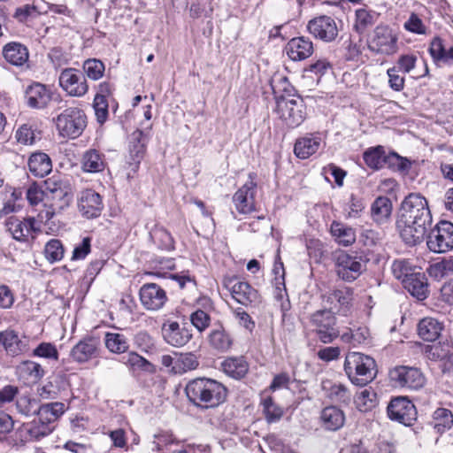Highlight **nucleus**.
<instances>
[{
	"label": "nucleus",
	"mask_w": 453,
	"mask_h": 453,
	"mask_svg": "<svg viewBox=\"0 0 453 453\" xmlns=\"http://www.w3.org/2000/svg\"><path fill=\"white\" fill-rule=\"evenodd\" d=\"M27 165L30 173L40 178L49 174L52 169L51 159L43 152L33 153L29 157Z\"/></svg>",
	"instance_id": "33"
},
{
	"label": "nucleus",
	"mask_w": 453,
	"mask_h": 453,
	"mask_svg": "<svg viewBox=\"0 0 453 453\" xmlns=\"http://www.w3.org/2000/svg\"><path fill=\"white\" fill-rule=\"evenodd\" d=\"M321 426L328 431H337L345 423L344 412L336 406L325 407L320 412Z\"/></svg>",
	"instance_id": "27"
},
{
	"label": "nucleus",
	"mask_w": 453,
	"mask_h": 453,
	"mask_svg": "<svg viewBox=\"0 0 453 453\" xmlns=\"http://www.w3.org/2000/svg\"><path fill=\"white\" fill-rule=\"evenodd\" d=\"M46 198L49 201H51L50 207L64 210L69 206L72 201V188L70 185L63 186L61 189L59 188L58 190L46 196Z\"/></svg>",
	"instance_id": "42"
},
{
	"label": "nucleus",
	"mask_w": 453,
	"mask_h": 453,
	"mask_svg": "<svg viewBox=\"0 0 453 453\" xmlns=\"http://www.w3.org/2000/svg\"><path fill=\"white\" fill-rule=\"evenodd\" d=\"M78 209L81 215L87 219L98 217L103 209L100 195L92 189L81 191L78 198Z\"/></svg>",
	"instance_id": "20"
},
{
	"label": "nucleus",
	"mask_w": 453,
	"mask_h": 453,
	"mask_svg": "<svg viewBox=\"0 0 453 453\" xmlns=\"http://www.w3.org/2000/svg\"><path fill=\"white\" fill-rule=\"evenodd\" d=\"M81 165L88 173H98L104 168V159L96 150H87L82 156Z\"/></svg>",
	"instance_id": "41"
},
{
	"label": "nucleus",
	"mask_w": 453,
	"mask_h": 453,
	"mask_svg": "<svg viewBox=\"0 0 453 453\" xmlns=\"http://www.w3.org/2000/svg\"><path fill=\"white\" fill-rule=\"evenodd\" d=\"M427 273L435 280H441L453 273V257L443 258L442 260L429 265Z\"/></svg>",
	"instance_id": "43"
},
{
	"label": "nucleus",
	"mask_w": 453,
	"mask_h": 453,
	"mask_svg": "<svg viewBox=\"0 0 453 453\" xmlns=\"http://www.w3.org/2000/svg\"><path fill=\"white\" fill-rule=\"evenodd\" d=\"M90 242L91 239L89 237L83 238L81 242L74 247L72 255V260L84 259L87 257V255L90 252Z\"/></svg>",
	"instance_id": "61"
},
{
	"label": "nucleus",
	"mask_w": 453,
	"mask_h": 453,
	"mask_svg": "<svg viewBox=\"0 0 453 453\" xmlns=\"http://www.w3.org/2000/svg\"><path fill=\"white\" fill-rule=\"evenodd\" d=\"M3 56L9 64L15 66H21L27 62L29 53L24 44L12 42L4 46Z\"/></svg>",
	"instance_id": "30"
},
{
	"label": "nucleus",
	"mask_w": 453,
	"mask_h": 453,
	"mask_svg": "<svg viewBox=\"0 0 453 453\" xmlns=\"http://www.w3.org/2000/svg\"><path fill=\"white\" fill-rule=\"evenodd\" d=\"M426 245L430 251L445 253L453 249V224L441 220L426 234Z\"/></svg>",
	"instance_id": "8"
},
{
	"label": "nucleus",
	"mask_w": 453,
	"mask_h": 453,
	"mask_svg": "<svg viewBox=\"0 0 453 453\" xmlns=\"http://www.w3.org/2000/svg\"><path fill=\"white\" fill-rule=\"evenodd\" d=\"M53 426H48V425L41 423L38 419L37 421H33L28 433L32 438L39 441L42 438L49 435L53 431Z\"/></svg>",
	"instance_id": "58"
},
{
	"label": "nucleus",
	"mask_w": 453,
	"mask_h": 453,
	"mask_svg": "<svg viewBox=\"0 0 453 453\" xmlns=\"http://www.w3.org/2000/svg\"><path fill=\"white\" fill-rule=\"evenodd\" d=\"M396 67L388 70L389 87L395 91H401L404 87V78L398 73Z\"/></svg>",
	"instance_id": "64"
},
{
	"label": "nucleus",
	"mask_w": 453,
	"mask_h": 453,
	"mask_svg": "<svg viewBox=\"0 0 453 453\" xmlns=\"http://www.w3.org/2000/svg\"><path fill=\"white\" fill-rule=\"evenodd\" d=\"M256 192L257 183L251 179L234 193L233 202L240 213L249 214L257 210L255 203Z\"/></svg>",
	"instance_id": "19"
},
{
	"label": "nucleus",
	"mask_w": 453,
	"mask_h": 453,
	"mask_svg": "<svg viewBox=\"0 0 453 453\" xmlns=\"http://www.w3.org/2000/svg\"><path fill=\"white\" fill-rule=\"evenodd\" d=\"M392 273L394 276L397 280H401L403 283L404 279H407L409 275L413 273L410 263L404 259L395 260L393 262Z\"/></svg>",
	"instance_id": "55"
},
{
	"label": "nucleus",
	"mask_w": 453,
	"mask_h": 453,
	"mask_svg": "<svg viewBox=\"0 0 453 453\" xmlns=\"http://www.w3.org/2000/svg\"><path fill=\"white\" fill-rule=\"evenodd\" d=\"M392 212L391 200L387 196L377 197L371 207V216L377 224L386 222Z\"/></svg>",
	"instance_id": "36"
},
{
	"label": "nucleus",
	"mask_w": 453,
	"mask_h": 453,
	"mask_svg": "<svg viewBox=\"0 0 453 453\" xmlns=\"http://www.w3.org/2000/svg\"><path fill=\"white\" fill-rule=\"evenodd\" d=\"M40 132L29 124H24L16 131V139L24 145H32L36 139H41Z\"/></svg>",
	"instance_id": "52"
},
{
	"label": "nucleus",
	"mask_w": 453,
	"mask_h": 453,
	"mask_svg": "<svg viewBox=\"0 0 453 453\" xmlns=\"http://www.w3.org/2000/svg\"><path fill=\"white\" fill-rule=\"evenodd\" d=\"M352 294L349 288L333 289L323 296V301L329 305L327 310H334L335 313L345 312L350 305Z\"/></svg>",
	"instance_id": "23"
},
{
	"label": "nucleus",
	"mask_w": 453,
	"mask_h": 453,
	"mask_svg": "<svg viewBox=\"0 0 453 453\" xmlns=\"http://www.w3.org/2000/svg\"><path fill=\"white\" fill-rule=\"evenodd\" d=\"M133 335L132 331L129 329L125 330L124 333H115V354L127 352V354L122 356L119 361L132 368H143L149 365V362L134 351H129Z\"/></svg>",
	"instance_id": "12"
},
{
	"label": "nucleus",
	"mask_w": 453,
	"mask_h": 453,
	"mask_svg": "<svg viewBox=\"0 0 453 453\" xmlns=\"http://www.w3.org/2000/svg\"><path fill=\"white\" fill-rule=\"evenodd\" d=\"M69 185L66 181H64L59 176H52L44 180L43 185V192L44 196H48L59 188L61 189L63 186Z\"/></svg>",
	"instance_id": "62"
},
{
	"label": "nucleus",
	"mask_w": 453,
	"mask_h": 453,
	"mask_svg": "<svg viewBox=\"0 0 453 453\" xmlns=\"http://www.w3.org/2000/svg\"><path fill=\"white\" fill-rule=\"evenodd\" d=\"M330 230L335 241L343 246L351 245L356 241L355 230L342 222L334 221Z\"/></svg>",
	"instance_id": "38"
},
{
	"label": "nucleus",
	"mask_w": 453,
	"mask_h": 453,
	"mask_svg": "<svg viewBox=\"0 0 453 453\" xmlns=\"http://www.w3.org/2000/svg\"><path fill=\"white\" fill-rule=\"evenodd\" d=\"M56 126L60 135L75 139L83 133L87 126V117L80 108L70 107L57 117Z\"/></svg>",
	"instance_id": "6"
},
{
	"label": "nucleus",
	"mask_w": 453,
	"mask_h": 453,
	"mask_svg": "<svg viewBox=\"0 0 453 453\" xmlns=\"http://www.w3.org/2000/svg\"><path fill=\"white\" fill-rule=\"evenodd\" d=\"M387 412L391 420L406 426H412L418 414L414 403L405 396L392 399L388 405Z\"/></svg>",
	"instance_id": "11"
},
{
	"label": "nucleus",
	"mask_w": 453,
	"mask_h": 453,
	"mask_svg": "<svg viewBox=\"0 0 453 453\" xmlns=\"http://www.w3.org/2000/svg\"><path fill=\"white\" fill-rule=\"evenodd\" d=\"M432 224L428 202L419 193H411L401 203L396 227L403 241L410 246L422 242Z\"/></svg>",
	"instance_id": "1"
},
{
	"label": "nucleus",
	"mask_w": 453,
	"mask_h": 453,
	"mask_svg": "<svg viewBox=\"0 0 453 453\" xmlns=\"http://www.w3.org/2000/svg\"><path fill=\"white\" fill-rule=\"evenodd\" d=\"M263 413L268 423H275L283 416V410L276 404L272 396H265L261 401Z\"/></svg>",
	"instance_id": "45"
},
{
	"label": "nucleus",
	"mask_w": 453,
	"mask_h": 453,
	"mask_svg": "<svg viewBox=\"0 0 453 453\" xmlns=\"http://www.w3.org/2000/svg\"><path fill=\"white\" fill-rule=\"evenodd\" d=\"M378 18V14L366 9L356 11L355 28L359 34H363L369 27H372Z\"/></svg>",
	"instance_id": "47"
},
{
	"label": "nucleus",
	"mask_w": 453,
	"mask_h": 453,
	"mask_svg": "<svg viewBox=\"0 0 453 453\" xmlns=\"http://www.w3.org/2000/svg\"><path fill=\"white\" fill-rule=\"evenodd\" d=\"M355 403L360 411L366 412L377 404V394L372 388H365L357 396Z\"/></svg>",
	"instance_id": "50"
},
{
	"label": "nucleus",
	"mask_w": 453,
	"mask_h": 453,
	"mask_svg": "<svg viewBox=\"0 0 453 453\" xmlns=\"http://www.w3.org/2000/svg\"><path fill=\"white\" fill-rule=\"evenodd\" d=\"M221 368L229 377L240 380L247 374L249 365L243 357H227L221 363Z\"/></svg>",
	"instance_id": "35"
},
{
	"label": "nucleus",
	"mask_w": 453,
	"mask_h": 453,
	"mask_svg": "<svg viewBox=\"0 0 453 453\" xmlns=\"http://www.w3.org/2000/svg\"><path fill=\"white\" fill-rule=\"evenodd\" d=\"M51 92L47 87L41 83H35L26 90L27 104L35 109H43L51 100Z\"/></svg>",
	"instance_id": "25"
},
{
	"label": "nucleus",
	"mask_w": 453,
	"mask_h": 453,
	"mask_svg": "<svg viewBox=\"0 0 453 453\" xmlns=\"http://www.w3.org/2000/svg\"><path fill=\"white\" fill-rule=\"evenodd\" d=\"M93 107L96 120L100 124H104L108 118V101L104 95L96 94L94 98Z\"/></svg>",
	"instance_id": "54"
},
{
	"label": "nucleus",
	"mask_w": 453,
	"mask_h": 453,
	"mask_svg": "<svg viewBox=\"0 0 453 453\" xmlns=\"http://www.w3.org/2000/svg\"><path fill=\"white\" fill-rule=\"evenodd\" d=\"M0 342L4 347L6 352L13 357L23 353L27 349V338H19L18 334L13 330L1 332Z\"/></svg>",
	"instance_id": "29"
},
{
	"label": "nucleus",
	"mask_w": 453,
	"mask_h": 453,
	"mask_svg": "<svg viewBox=\"0 0 453 453\" xmlns=\"http://www.w3.org/2000/svg\"><path fill=\"white\" fill-rule=\"evenodd\" d=\"M288 57L293 61H302L311 57L314 51L312 42L304 36L295 37L285 46Z\"/></svg>",
	"instance_id": "24"
},
{
	"label": "nucleus",
	"mask_w": 453,
	"mask_h": 453,
	"mask_svg": "<svg viewBox=\"0 0 453 453\" xmlns=\"http://www.w3.org/2000/svg\"><path fill=\"white\" fill-rule=\"evenodd\" d=\"M224 286L230 291L232 297L244 306L256 305L260 301L257 290L246 281L227 278L224 280Z\"/></svg>",
	"instance_id": "14"
},
{
	"label": "nucleus",
	"mask_w": 453,
	"mask_h": 453,
	"mask_svg": "<svg viewBox=\"0 0 453 453\" xmlns=\"http://www.w3.org/2000/svg\"><path fill=\"white\" fill-rule=\"evenodd\" d=\"M70 382L67 376L58 373L51 376L48 382L41 388L40 395L45 399L63 398L68 395Z\"/></svg>",
	"instance_id": "21"
},
{
	"label": "nucleus",
	"mask_w": 453,
	"mask_h": 453,
	"mask_svg": "<svg viewBox=\"0 0 453 453\" xmlns=\"http://www.w3.org/2000/svg\"><path fill=\"white\" fill-rule=\"evenodd\" d=\"M6 227L12 237L19 242H26L28 237L27 228L24 220H19L15 217H10L6 220Z\"/></svg>",
	"instance_id": "48"
},
{
	"label": "nucleus",
	"mask_w": 453,
	"mask_h": 453,
	"mask_svg": "<svg viewBox=\"0 0 453 453\" xmlns=\"http://www.w3.org/2000/svg\"><path fill=\"white\" fill-rule=\"evenodd\" d=\"M321 144L322 139L319 135L310 134L296 141L294 153L298 158L306 159L315 154Z\"/></svg>",
	"instance_id": "26"
},
{
	"label": "nucleus",
	"mask_w": 453,
	"mask_h": 453,
	"mask_svg": "<svg viewBox=\"0 0 453 453\" xmlns=\"http://www.w3.org/2000/svg\"><path fill=\"white\" fill-rule=\"evenodd\" d=\"M131 304L127 305L125 309L119 308L118 321L119 325L126 326L134 321V309L136 304L134 302H130Z\"/></svg>",
	"instance_id": "63"
},
{
	"label": "nucleus",
	"mask_w": 453,
	"mask_h": 453,
	"mask_svg": "<svg viewBox=\"0 0 453 453\" xmlns=\"http://www.w3.org/2000/svg\"><path fill=\"white\" fill-rule=\"evenodd\" d=\"M140 300L145 309L157 311L167 301V296L164 288L156 283H145L139 291Z\"/></svg>",
	"instance_id": "18"
},
{
	"label": "nucleus",
	"mask_w": 453,
	"mask_h": 453,
	"mask_svg": "<svg viewBox=\"0 0 453 453\" xmlns=\"http://www.w3.org/2000/svg\"><path fill=\"white\" fill-rule=\"evenodd\" d=\"M442 329V323L430 317L422 319L418 324V334L421 339L426 342L437 340Z\"/></svg>",
	"instance_id": "32"
},
{
	"label": "nucleus",
	"mask_w": 453,
	"mask_h": 453,
	"mask_svg": "<svg viewBox=\"0 0 453 453\" xmlns=\"http://www.w3.org/2000/svg\"><path fill=\"white\" fill-rule=\"evenodd\" d=\"M389 378L395 387L411 390H418L426 384L422 372L413 366H395L389 371Z\"/></svg>",
	"instance_id": "10"
},
{
	"label": "nucleus",
	"mask_w": 453,
	"mask_h": 453,
	"mask_svg": "<svg viewBox=\"0 0 453 453\" xmlns=\"http://www.w3.org/2000/svg\"><path fill=\"white\" fill-rule=\"evenodd\" d=\"M275 112L287 127L295 128L305 119V105L300 96L287 98L280 96L276 101Z\"/></svg>",
	"instance_id": "7"
},
{
	"label": "nucleus",
	"mask_w": 453,
	"mask_h": 453,
	"mask_svg": "<svg viewBox=\"0 0 453 453\" xmlns=\"http://www.w3.org/2000/svg\"><path fill=\"white\" fill-rule=\"evenodd\" d=\"M161 333L164 341L175 348L185 346L191 339L192 334L189 328L185 325H180L177 321L166 319L161 327Z\"/></svg>",
	"instance_id": "16"
},
{
	"label": "nucleus",
	"mask_w": 453,
	"mask_h": 453,
	"mask_svg": "<svg viewBox=\"0 0 453 453\" xmlns=\"http://www.w3.org/2000/svg\"><path fill=\"white\" fill-rule=\"evenodd\" d=\"M343 369L354 385L365 387L372 382L377 374L375 360L361 352H349L344 360Z\"/></svg>",
	"instance_id": "3"
},
{
	"label": "nucleus",
	"mask_w": 453,
	"mask_h": 453,
	"mask_svg": "<svg viewBox=\"0 0 453 453\" xmlns=\"http://www.w3.org/2000/svg\"><path fill=\"white\" fill-rule=\"evenodd\" d=\"M98 346L99 340L97 338L84 337L72 348L70 356L77 363L88 362L97 356Z\"/></svg>",
	"instance_id": "22"
},
{
	"label": "nucleus",
	"mask_w": 453,
	"mask_h": 453,
	"mask_svg": "<svg viewBox=\"0 0 453 453\" xmlns=\"http://www.w3.org/2000/svg\"><path fill=\"white\" fill-rule=\"evenodd\" d=\"M335 267L337 275L345 281L357 279L363 271V264L357 257L342 251L336 255Z\"/></svg>",
	"instance_id": "17"
},
{
	"label": "nucleus",
	"mask_w": 453,
	"mask_h": 453,
	"mask_svg": "<svg viewBox=\"0 0 453 453\" xmlns=\"http://www.w3.org/2000/svg\"><path fill=\"white\" fill-rule=\"evenodd\" d=\"M150 267L151 270L144 272L145 275L167 279L172 274L168 271L173 270L175 264L172 258L159 257L150 262Z\"/></svg>",
	"instance_id": "39"
},
{
	"label": "nucleus",
	"mask_w": 453,
	"mask_h": 453,
	"mask_svg": "<svg viewBox=\"0 0 453 453\" xmlns=\"http://www.w3.org/2000/svg\"><path fill=\"white\" fill-rule=\"evenodd\" d=\"M17 371L20 375L33 379L34 380H41L45 374L42 365L31 360H26L20 363L17 367Z\"/></svg>",
	"instance_id": "46"
},
{
	"label": "nucleus",
	"mask_w": 453,
	"mask_h": 453,
	"mask_svg": "<svg viewBox=\"0 0 453 453\" xmlns=\"http://www.w3.org/2000/svg\"><path fill=\"white\" fill-rule=\"evenodd\" d=\"M153 238L158 240V246L162 250H171L174 248V242L172 235L165 229L157 230Z\"/></svg>",
	"instance_id": "60"
},
{
	"label": "nucleus",
	"mask_w": 453,
	"mask_h": 453,
	"mask_svg": "<svg viewBox=\"0 0 453 453\" xmlns=\"http://www.w3.org/2000/svg\"><path fill=\"white\" fill-rule=\"evenodd\" d=\"M141 127L142 129L136 128L128 138V155L126 156L123 166L127 180L133 179L140 168L152 129V124L144 127L143 123H141Z\"/></svg>",
	"instance_id": "4"
},
{
	"label": "nucleus",
	"mask_w": 453,
	"mask_h": 453,
	"mask_svg": "<svg viewBox=\"0 0 453 453\" xmlns=\"http://www.w3.org/2000/svg\"><path fill=\"white\" fill-rule=\"evenodd\" d=\"M58 82L63 90L72 96H83L88 90L83 72L76 68L69 67L62 70Z\"/></svg>",
	"instance_id": "13"
},
{
	"label": "nucleus",
	"mask_w": 453,
	"mask_h": 453,
	"mask_svg": "<svg viewBox=\"0 0 453 453\" xmlns=\"http://www.w3.org/2000/svg\"><path fill=\"white\" fill-rule=\"evenodd\" d=\"M307 29L315 38L325 42H331L338 35L339 29L335 20L326 15H321L308 22Z\"/></svg>",
	"instance_id": "15"
},
{
	"label": "nucleus",
	"mask_w": 453,
	"mask_h": 453,
	"mask_svg": "<svg viewBox=\"0 0 453 453\" xmlns=\"http://www.w3.org/2000/svg\"><path fill=\"white\" fill-rule=\"evenodd\" d=\"M428 51L435 64L441 62L448 63L450 60L453 61V47L447 50L442 39L439 36L433 38Z\"/></svg>",
	"instance_id": "37"
},
{
	"label": "nucleus",
	"mask_w": 453,
	"mask_h": 453,
	"mask_svg": "<svg viewBox=\"0 0 453 453\" xmlns=\"http://www.w3.org/2000/svg\"><path fill=\"white\" fill-rule=\"evenodd\" d=\"M322 388L326 392V396L333 402L349 404L351 401V392L342 383L323 381Z\"/></svg>",
	"instance_id": "34"
},
{
	"label": "nucleus",
	"mask_w": 453,
	"mask_h": 453,
	"mask_svg": "<svg viewBox=\"0 0 453 453\" xmlns=\"http://www.w3.org/2000/svg\"><path fill=\"white\" fill-rule=\"evenodd\" d=\"M434 427L438 432H444L453 425V414L446 408H438L433 414Z\"/></svg>",
	"instance_id": "49"
},
{
	"label": "nucleus",
	"mask_w": 453,
	"mask_h": 453,
	"mask_svg": "<svg viewBox=\"0 0 453 453\" xmlns=\"http://www.w3.org/2000/svg\"><path fill=\"white\" fill-rule=\"evenodd\" d=\"M363 159L366 165L373 170H379L385 166V150L380 145L366 150L363 154Z\"/></svg>",
	"instance_id": "40"
},
{
	"label": "nucleus",
	"mask_w": 453,
	"mask_h": 453,
	"mask_svg": "<svg viewBox=\"0 0 453 453\" xmlns=\"http://www.w3.org/2000/svg\"><path fill=\"white\" fill-rule=\"evenodd\" d=\"M33 356L58 360V351L54 344L50 342H42L33 350Z\"/></svg>",
	"instance_id": "56"
},
{
	"label": "nucleus",
	"mask_w": 453,
	"mask_h": 453,
	"mask_svg": "<svg viewBox=\"0 0 453 453\" xmlns=\"http://www.w3.org/2000/svg\"><path fill=\"white\" fill-rule=\"evenodd\" d=\"M271 87L275 96L276 100L284 96L287 98L295 96L296 88L290 84L286 76H279L273 78Z\"/></svg>",
	"instance_id": "44"
},
{
	"label": "nucleus",
	"mask_w": 453,
	"mask_h": 453,
	"mask_svg": "<svg viewBox=\"0 0 453 453\" xmlns=\"http://www.w3.org/2000/svg\"><path fill=\"white\" fill-rule=\"evenodd\" d=\"M404 288L418 300H424L428 295V284L424 273H413L403 280Z\"/></svg>",
	"instance_id": "28"
},
{
	"label": "nucleus",
	"mask_w": 453,
	"mask_h": 453,
	"mask_svg": "<svg viewBox=\"0 0 453 453\" xmlns=\"http://www.w3.org/2000/svg\"><path fill=\"white\" fill-rule=\"evenodd\" d=\"M397 35L387 25L377 26L368 39V49L377 54L392 55L397 51Z\"/></svg>",
	"instance_id": "9"
},
{
	"label": "nucleus",
	"mask_w": 453,
	"mask_h": 453,
	"mask_svg": "<svg viewBox=\"0 0 453 453\" xmlns=\"http://www.w3.org/2000/svg\"><path fill=\"white\" fill-rule=\"evenodd\" d=\"M404 28L411 33L418 35H425L426 32V27L424 25L422 19L416 14L411 13L404 23Z\"/></svg>",
	"instance_id": "59"
},
{
	"label": "nucleus",
	"mask_w": 453,
	"mask_h": 453,
	"mask_svg": "<svg viewBox=\"0 0 453 453\" xmlns=\"http://www.w3.org/2000/svg\"><path fill=\"white\" fill-rule=\"evenodd\" d=\"M82 68L84 75L86 74L88 78L93 81H97L102 78L105 71L104 63L96 58L85 60Z\"/></svg>",
	"instance_id": "51"
},
{
	"label": "nucleus",
	"mask_w": 453,
	"mask_h": 453,
	"mask_svg": "<svg viewBox=\"0 0 453 453\" xmlns=\"http://www.w3.org/2000/svg\"><path fill=\"white\" fill-rule=\"evenodd\" d=\"M208 341L211 347L219 352L228 351L233 345L232 336L221 324L213 326Z\"/></svg>",
	"instance_id": "31"
},
{
	"label": "nucleus",
	"mask_w": 453,
	"mask_h": 453,
	"mask_svg": "<svg viewBox=\"0 0 453 453\" xmlns=\"http://www.w3.org/2000/svg\"><path fill=\"white\" fill-rule=\"evenodd\" d=\"M310 322L318 339L325 344L333 342L340 336L335 312L330 310L316 311L311 315Z\"/></svg>",
	"instance_id": "5"
},
{
	"label": "nucleus",
	"mask_w": 453,
	"mask_h": 453,
	"mask_svg": "<svg viewBox=\"0 0 453 453\" xmlns=\"http://www.w3.org/2000/svg\"><path fill=\"white\" fill-rule=\"evenodd\" d=\"M185 393L194 405L210 409L218 407L226 401L227 389L216 380L200 377L191 380L186 385Z\"/></svg>",
	"instance_id": "2"
},
{
	"label": "nucleus",
	"mask_w": 453,
	"mask_h": 453,
	"mask_svg": "<svg viewBox=\"0 0 453 453\" xmlns=\"http://www.w3.org/2000/svg\"><path fill=\"white\" fill-rule=\"evenodd\" d=\"M190 321L199 332H203L209 327L211 317L204 311L198 309L191 313Z\"/></svg>",
	"instance_id": "57"
},
{
	"label": "nucleus",
	"mask_w": 453,
	"mask_h": 453,
	"mask_svg": "<svg viewBox=\"0 0 453 453\" xmlns=\"http://www.w3.org/2000/svg\"><path fill=\"white\" fill-rule=\"evenodd\" d=\"M64 247L62 242L58 239L50 240L44 248L45 257L50 263L59 261L64 257Z\"/></svg>",
	"instance_id": "53"
}]
</instances>
